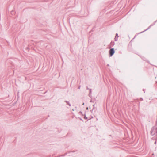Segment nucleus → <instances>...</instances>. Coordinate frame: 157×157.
Masks as SVG:
<instances>
[{"instance_id": "nucleus-1", "label": "nucleus", "mask_w": 157, "mask_h": 157, "mask_svg": "<svg viewBox=\"0 0 157 157\" xmlns=\"http://www.w3.org/2000/svg\"><path fill=\"white\" fill-rule=\"evenodd\" d=\"M150 132L152 136L156 135L157 139V120L156 124L151 128Z\"/></svg>"}, {"instance_id": "nucleus-2", "label": "nucleus", "mask_w": 157, "mask_h": 157, "mask_svg": "<svg viewBox=\"0 0 157 157\" xmlns=\"http://www.w3.org/2000/svg\"><path fill=\"white\" fill-rule=\"evenodd\" d=\"M115 51L113 48H111L109 51V54L110 56H112L114 54Z\"/></svg>"}, {"instance_id": "nucleus-3", "label": "nucleus", "mask_w": 157, "mask_h": 157, "mask_svg": "<svg viewBox=\"0 0 157 157\" xmlns=\"http://www.w3.org/2000/svg\"><path fill=\"white\" fill-rule=\"evenodd\" d=\"M92 93V89H90L89 93V96L90 98H91L92 96L91 95Z\"/></svg>"}, {"instance_id": "nucleus-4", "label": "nucleus", "mask_w": 157, "mask_h": 157, "mask_svg": "<svg viewBox=\"0 0 157 157\" xmlns=\"http://www.w3.org/2000/svg\"><path fill=\"white\" fill-rule=\"evenodd\" d=\"M64 102H66L67 104L69 106H71V104L69 102V101H66V100H65L64 101Z\"/></svg>"}, {"instance_id": "nucleus-5", "label": "nucleus", "mask_w": 157, "mask_h": 157, "mask_svg": "<svg viewBox=\"0 0 157 157\" xmlns=\"http://www.w3.org/2000/svg\"><path fill=\"white\" fill-rule=\"evenodd\" d=\"M68 153V152H66V153L64 154V155H60V156H58L57 157H60L61 156H65L66 155H67V154Z\"/></svg>"}, {"instance_id": "nucleus-6", "label": "nucleus", "mask_w": 157, "mask_h": 157, "mask_svg": "<svg viewBox=\"0 0 157 157\" xmlns=\"http://www.w3.org/2000/svg\"><path fill=\"white\" fill-rule=\"evenodd\" d=\"M84 118L85 120L87 119H88V117L86 116L85 113V114H84Z\"/></svg>"}, {"instance_id": "nucleus-7", "label": "nucleus", "mask_w": 157, "mask_h": 157, "mask_svg": "<svg viewBox=\"0 0 157 157\" xmlns=\"http://www.w3.org/2000/svg\"><path fill=\"white\" fill-rule=\"evenodd\" d=\"M79 114H81L82 115H83V114H82V112L81 111H80L79 112Z\"/></svg>"}, {"instance_id": "nucleus-8", "label": "nucleus", "mask_w": 157, "mask_h": 157, "mask_svg": "<svg viewBox=\"0 0 157 157\" xmlns=\"http://www.w3.org/2000/svg\"><path fill=\"white\" fill-rule=\"evenodd\" d=\"M75 151H69V152H68V153H70V152H75Z\"/></svg>"}, {"instance_id": "nucleus-9", "label": "nucleus", "mask_w": 157, "mask_h": 157, "mask_svg": "<svg viewBox=\"0 0 157 157\" xmlns=\"http://www.w3.org/2000/svg\"><path fill=\"white\" fill-rule=\"evenodd\" d=\"M140 100L141 101H142L143 100V98H141Z\"/></svg>"}, {"instance_id": "nucleus-10", "label": "nucleus", "mask_w": 157, "mask_h": 157, "mask_svg": "<svg viewBox=\"0 0 157 157\" xmlns=\"http://www.w3.org/2000/svg\"><path fill=\"white\" fill-rule=\"evenodd\" d=\"M90 89H89V88L88 87V86H87V87H86V89H87V90H90Z\"/></svg>"}, {"instance_id": "nucleus-11", "label": "nucleus", "mask_w": 157, "mask_h": 157, "mask_svg": "<svg viewBox=\"0 0 157 157\" xmlns=\"http://www.w3.org/2000/svg\"><path fill=\"white\" fill-rule=\"evenodd\" d=\"M93 109H94V105H93Z\"/></svg>"}, {"instance_id": "nucleus-12", "label": "nucleus", "mask_w": 157, "mask_h": 157, "mask_svg": "<svg viewBox=\"0 0 157 157\" xmlns=\"http://www.w3.org/2000/svg\"><path fill=\"white\" fill-rule=\"evenodd\" d=\"M80 87H81V86H79L78 87V89H80Z\"/></svg>"}, {"instance_id": "nucleus-13", "label": "nucleus", "mask_w": 157, "mask_h": 157, "mask_svg": "<svg viewBox=\"0 0 157 157\" xmlns=\"http://www.w3.org/2000/svg\"><path fill=\"white\" fill-rule=\"evenodd\" d=\"M143 91H144V93H145V90L144 89H143Z\"/></svg>"}, {"instance_id": "nucleus-14", "label": "nucleus", "mask_w": 157, "mask_h": 157, "mask_svg": "<svg viewBox=\"0 0 157 157\" xmlns=\"http://www.w3.org/2000/svg\"><path fill=\"white\" fill-rule=\"evenodd\" d=\"M86 109H87V110H88V107H87L86 108Z\"/></svg>"}, {"instance_id": "nucleus-15", "label": "nucleus", "mask_w": 157, "mask_h": 157, "mask_svg": "<svg viewBox=\"0 0 157 157\" xmlns=\"http://www.w3.org/2000/svg\"><path fill=\"white\" fill-rule=\"evenodd\" d=\"M80 120L82 121H83V120L82 119H80Z\"/></svg>"}, {"instance_id": "nucleus-16", "label": "nucleus", "mask_w": 157, "mask_h": 157, "mask_svg": "<svg viewBox=\"0 0 157 157\" xmlns=\"http://www.w3.org/2000/svg\"><path fill=\"white\" fill-rule=\"evenodd\" d=\"M84 105V103H83V104H82V105Z\"/></svg>"}, {"instance_id": "nucleus-17", "label": "nucleus", "mask_w": 157, "mask_h": 157, "mask_svg": "<svg viewBox=\"0 0 157 157\" xmlns=\"http://www.w3.org/2000/svg\"><path fill=\"white\" fill-rule=\"evenodd\" d=\"M93 109H92V110L91 111V112H92L93 111Z\"/></svg>"}, {"instance_id": "nucleus-18", "label": "nucleus", "mask_w": 157, "mask_h": 157, "mask_svg": "<svg viewBox=\"0 0 157 157\" xmlns=\"http://www.w3.org/2000/svg\"><path fill=\"white\" fill-rule=\"evenodd\" d=\"M90 101V102H92V101L91 100Z\"/></svg>"}, {"instance_id": "nucleus-19", "label": "nucleus", "mask_w": 157, "mask_h": 157, "mask_svg": "<svg viewBox=\"0 0 157 157\" xmlns=\"http://www.w3.org/2000/svg\"><path fill=\"white\" fill-rule=\"evenodd\" d=\"M109 136H111V135H110Z\"/></svg>"}]
</instances>
